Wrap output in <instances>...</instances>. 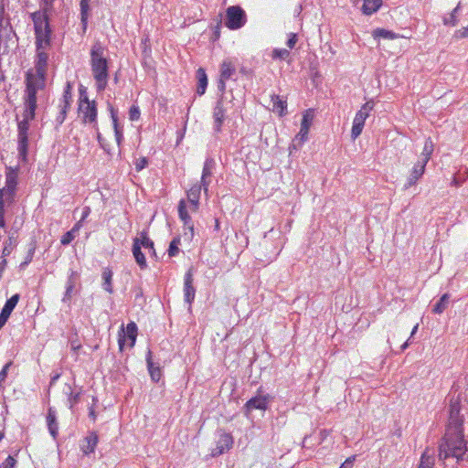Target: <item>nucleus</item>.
I'll return each instance as SVG.
<instances>
[{
	"label": "nucleus",
	"instance_id": "6e6552de",
	"mask_svg": "<svg viewBox=\"0 0 468 468\" xmlns=\"http://www.w3.org/2000/svg\"><path fill=\"white\" fill-rule=\"evenodd\" d=\"M80 112L83 115L85 122L96 123L97 120V108L95 101H90L88 98L80 101Z\"/></svg>",
	"mask_w": 468,
	"mask_h": 468
},
{
	"label": "nucleus",
	"instance_id": "9b49d317",
	"mask_svg": "<svg viewBox=\"0 0 468 468\" xmlns=\"http://www.w3.org/2000/svg\"><path fill=\"white\" fill-rule=\"evenodd\" d=\"M178 214L180 219L184 222L185 236H188V239H192L194 236V225L191 222V218L187 213L186 203L181 200L178 205Z\"/></svg>",
	"mask_w": 468,
	"mask_h": 468
},
{
	"label": "nucleus",
	"instance_id": "7c9ffc66",
	"mask_svg": "<svg viewBox=\"0 0 468 468\" xmlns=\"http://www.w3.org/2000/svg\"><path fill=\"white\" fill-rule=\"evenodd\" d=\"M110 112H111V117H112V124H113V129H114L116 142H117L118 144H121V142H122V130H121V128L119 127V124H118L117 112L113 109L112 106H110Z\"/></svg>",
	"mask_w": 468,
	"mask_h": 468
},
{
	"label": "nucleus",
	"instance_id": "c9c22d12",
	"mask_svg": "<svg viewBox=\"0 0 468 468\" xmlns=\"http://www.w3.org/2000/svg\"><path fill=\"white\" fill-rule=\"evenodd\" d=\"M19 301V294L16 293L11 298H9L1 312L5 313L6 315L10 316L11 313L15 309L16 305L17 304Z\"/></svg>",
	"mask_w": 468,
	"mask_h": 468
},
{
	"label": "nucleus",
	"instance_id": "49530a36",
	"mask_svg": "<svg viewBox=\"0 0 468 468\" xmlns=\"http://www.w3.org/2000/svg\"><path fill=\"white\" fill-rule=\"evenodd\" d=\"M313 120V115H311L308 112H306L302 119L301 127L303 130H309Z\"/></svg>",
	"mask_w": 468,
	"mask_h": 468
},
{
	"label": "nucleus",
	"instance_id": "bf43d9fd",
	"mask_svg": "<svg viewBox=\"0 0 468 468\" xmlns=\"http://www.w3.org/2000/svg\"><path fill=\"white\" fill-rule=\"evenodd\" d=\"M374 105L375 103L373 101H368L361 107L360 111H364L367 115H369V112L374 109Z\"/></svg>",
	"mask_w": 468,
	"mask_h": 468
},
{
	"label": "nucleus",
	"instance_id": "393cba45",
	"mask_svg": "<svg viewBox=\"0 0 468 468\" xmlns=\"http://www.w3.org/2000/svg\"><path fill=\"white\" fill-rule=\"evenodd\" d=\"M236 72L234 65L229 60H224L220 66V77L223 80H230Z\"/></svg>",
	"mask_w": 468,
	"mask_h": 468
},
{
	"label": "nucleus",
	"instance_id": "2f4dec72",
	"mask_svg": "<svg viewBox=\"0 0 468 468\" xmlns=\"http://www.w3.org/2000/svg\"><path fill=\"white\" fill-rule=\"evenodd\" d=\"M27 147H28V135L27 134H18V154L22 159H26L27 154Z\"/></svg>",
	"mask_w": 468,
	"mask_h": 468
},
{
	"label": "nucleus",
	"instance_id": "9d476101",
	"mask_svg": "<svg viewBox=\"0 0 468 468\" xmlns=\"http://www.w3.org/2000/svg\"><path fill=\"white\" fill-rule=\"evenodd\" d=\"M226 119V109L222 101V98H219L213 110V129L216 133L221 132L222 125Z\"/></svg>",
	"mask_w": 468,
	"mask_h": 468
},
{
	"label": "nucleus",
	"instance_id": "e433bc0d",
	"mask_svg": "<svg viewBox=\"0 0 468 468\" xmlns=\"http://www.w3.org/2000/svg\"><path fill=\"white\" fill-rule=\"evenodd\" d=\"M372 36L374 38H386V39H394L398 37V35L393 31L387 30L384 28H377L372 32Z\"/></svg>",
	"mask_w": 468,
	"mask_h": 468
},
{
	"label": "nucleus",
	"instance_id": "58836bf2",
	"mask_svg": "<svg viewBox=\"0 0 468 468\" xmlns=\"http://www.w3.org/2000/svg\"><path fill=\"white\" fill-rule=\"evenodd\" d=\"M71 101H72L71 85L69 82H67L59 105H67V107L69 108Z\"/></svg>",
	"mask_w": 468,
	"mask_h": 468
},
{
	"label": "nucleus",
	"instance_id": "473e14b6",
	"mask_svg": "<svg viewBox=\"0 0 468 468\" xmlns=\"http://www.w3.org/2000/svg\"><path fill=\"white\" fill-rule=\"evenodd\" d=\"M138 239H140L139 242L141 244V248L144 247V249H148L151 252V255L155 257L156 254L154 247V241L149 239L147 233L145 231L141 232Z\"/></svg>",
	"mask_w": 468,
	"mask_h": 468
},
{
	"label": "nucleus",
	"instance_id": "dca6fc26",
	"mask_svg": "<svg viewBox=\"0 0 468 468\" xmlns=\"http://www.w3.org/2000/svg\"><path fill=\"white\" fill-rule=\"evenodd\" d=\"M36 32V46L37 49H45L48 46H49V38L51 30L49 27H41V29L38 30V28L35 29Z\"/></svg>",
	"mask_w": 468,
	"mask_h": 468
},
{
	"label": "nucleus",
	"instance_id": "72a5a7b5",
	"mask_svg": "<svg viewBox=\"0 0 468 468\" xmlns=\"http://www.w3.org/2000/svg\"><path fill=\"white\" fill-rule=\"evenodd\" d=\"M101 276H102V280H103V283H102L103 289L106 292L112 293L113 292L112 286V271L109 268H105L102 271Z\"/></svg>",
	"mask_w": 468,
	"mask_h": 468
},
{
	"label": "nucleus",
	"instance_id": "f257e3e1",
	"mask_svg": "<svg viewBox=\"0 0 468 468\" xmlns=\"http://www.w3.org/2000/svg\"><path fill=\"white\" fill-rule=\"evenodd\" d=\"M466 441L463 431L446 430L445 435L439 447V458L443 461L454 460L455 463L466 460Z\"/></svg>",
	"mask_w": 468,
	"mask_h": 468
},
{
	"label": "nucleus",
	"instance_id": "a19ab883",
	"mask_svg": "<svg viewBox=\"0 0 468 468\" xmlns=\"http://www.w3.org/2000/svg\"><path fill=\"white\" fill-rule=\"evenodd\" d=\"M64 391L68 395V401L69 403V408L71 409L75 404L79 402L80 393L78 392L76 394H73L70 386H67Z\"/></svg>",
	"mask_w": 468,
	"mask_h": 468
},
{
	"label": "nucleus",
	"instance_id": "c03bdc74",
	"mask_svg": "<svg viewBox=\"0 0 468 468\" xmlns=\"http://www.w3.org/2000/svg\"><path fill=\"white\" fill-rule=\"evenodd\" d=\"M59 108L60 111L56 118V127L60 126L64 122L67 116V112L69 109L67 107V105H59Z\"/></svg>",
	"mask_w": 468,
	"mask_h": 468
},
{
	"label": "nucleus",
	"instance_id": "c85d7f7f",
	"mask_svg": "<svg viewBox=\"0 0 468 468\" xmlns=\"http://www.w3.org/2000/svg\"><path fill=\"white\" fill-rule=\"evenodd\" d=\"M31 16H32V20L34 22L35 29L38 28V30H39V29H41V27H49L48 22V17L44 13H42L40 11L35 12L31 15Z\"/></svg>",
	"mask_w": 468,
	"mask_h": 468
},
{
	"label": "nucleus",
	"instance_id": "6ab92c4d",
	"mask_svg": "<svg viewBox=\"0 0 468 468\" xmlns=\"http://www.w3.org/2000/svg\"><path fill=\"white\" fill-rule=\"evenodd\" d=\"M140 239L135 238L133 239V254L135 259L136 263L139 265V267L142 270L146 269L147 263L145 257L144 253L142 252L141 244L139 242Z\"/></svg>",
	"mask_w": 468,
	"mask_h": 468
},
{
	"label": "nucleus",
	"instance_id": "423d86ee",
	"mask_svg": "<svg viewBox=\"0 0 468 468\" xmlns=\"http://www.w3.org/2000/svg\"><path fill=\"white\" fill-rule=\"evenodd\" d=\"M271 400L269 394L258 393L244 405V414L249 416L254 410H266Z\"/></svg>",
	"mask_w": 468,
	"mask_h": 468
},
{
	"label": "nucleus",
	"instance_id": "e2e57ef3",
	"mask_svg": "<svg viewBox=\"0 0 468 468\" xmlns=\"http://www.w3.org/2000/svg\"><path fill=\"white\" fill-rule=\"evenodd\" d=\"M90 212H91V209L90 207H84L82 209V214H81V218L80 220L84 222L86 220V218L89 217V215L90 214Z\"/></svg>",
	"mask_w": 468,
	"mask_h": 468
},
{
	"label": "nucleus",
	"instance_id": "8fccbe9b",
	"mask_svg": "<svg viewBox=\"0 0 468 468\" xmlns=\"http://www.w3.org/2000/svg\"><path fill=\"white\" fill-rule=\"evenodd\" d=\"M140 110L138 106L133 105L129 111V118L131 121H137L140 118Z\"/></svg>",
	"mask_w": 468,
	"mask_h": 468
},
{
	"label": "nucleus",
	"instance_id": "4468645a",
	"mask_svg": "<svg viewBox=\"0 0 468 468\" xmlns=\"http://www.w3.org/2000/svg\"><path fill=\"white\" fill-rule=\"evenodd\" d=\"M368 115L364 111H358L354 118L353 126L351 130V137L353 140L356 139L362 133L365 121Z\"/></svg>",
	"mask_w": 468,
	"mask_h": 468
},
{
	"label": "nucleus",
	"instance_id": "1a4fd4ad",
	"mask_svg": "<svg viewBox=\"0 0 468 468\" xmlns=\"http://www.w3.org/2000/svg\"><path fill=\"white\" fill-rule=\"evenodd\" d=\"M136 335H137V326H136L135 323H133V322L129 323L126 326V329H124L123 326H122V328L119 332V339H118L120 350H122L124 347L126 336L131 340L130 346H133L135 344Z\"/></svg>",
	"mask_w": 468,
	"mask_h": 468
},
{
	"label": "nucleus",
	"instance_id": "de8ad7c7",
	"mask_svg": "<svg viewBox=\"0 0 468 468\" xmlns=\"http://www.w3.org/2000/svg\"><path fill=\"white\" fill-rule=\"evenodd\" d=\"M148 165V159L146 157H140L138 158L135 163V169L137 172L142 171L144 168H145Z\"/></svg>",
	"mask_w": 468,
	"mask_h": 468
},
{
	"label": "nucleus",
	"instance_id": "5fc2aeb1",
	"mask_svg": "<svg viewBox=\"0 0 468 468\" xmlns=\"http://www.w3.org/2000/svg\"><path fill=\"white\" fill-rule=\"evenodd\" d=\"M6 202L5 197H3V193L0 195V223L5 225V208H4V203Z\"/></svg>",
	"mask_w": 468,
	"mask_h": 468
},
{
	"label": "nucleus",
	"instance_id": "774afa93",
	"mask_svg": "<svg viewBox=\"0 0 468 468\" xmlns=\"http://www.w3.org/2000/svg\"><path fill=\"white\" fill-rule=\"evenodd\" d=\"M330 431L327 430H321L319 431L320 441H323L329 435Z\"/></svg>",
	"mask_w": 468,
	"mask_h": 468
},
{
	"label": "nucleus",
	"instance_id": "ea45409f",
	"mask_svg": "<svg viewBox=\"0 0 468 468\" xmlns=\"http://www.w3.org/2000/svg\"><path fill=\"white\" fill-rule=\"evenodd\" d=\"M460 5L461 4L459 3L457 5V6L452 11V13L449 15V16H445L443 18V24L445 26H452V27H454L457 25L458 23V20H457V13L460 9Z\"/></svg>",
	"mask_w": 468,
	"mask_h": 468
},
{
	"label": "nucleus",
	"instance_id": "f704fd0d",
	"mask_svg": "<svg viewBox=\"0 0 468 468\" xmlns=\"http://www.w3.org/2000/svg\"><path fill=\"white\" fill-rule=\"evenodd\" d=\"M17 240L16 238L12 236H9L8 239L4 243V248L2 250L3 257H7L11 254L13 250L16 247Z\"/></svg>",
	"mask_w": 468,
	"mask_h": 468
},
{
	"label": "nucleus",
	"instance_id": "052dcab7",
	"mask_svg": "<svg viewBox=\"0 0 468 468\" xmlns=\"http://www.w3.org/2000/svg\"><path fill=\"white\" fill-rule=\"evenodd\" d=\"M297 42V36L296 34H293V33H291L290 34V37L289 39L287 40V43L286 45L290 48H293L295 44Z\"/></svg>",
	"mask_w": 468,
	"mask_h": 468
},
{
	"label": "nucleus",
	"instance_id": "5701e85b",
	"mask_svg": "<svg viewBox=\"0 0 468 468\" xmlns=\"http://www.w3.org/2000/svg\"><path fill=\"white\" fill-rule=\"evenodd\" d=\"M202 188L203 187L201 186L195 185L187 191V198L193 206V210H197L198 208L199 197Z\"/></svg>",
	"mask_w": 468,
	"mask_h": 468
},
{
	"label": "nucleus",
	"instance_id": "2eb2a0df",
	"mask_svg": "<svg viewBox=\"0 0 468 468\" xmlns=\"http://www.w3.org/2000/svg\"><path fill=\"white\" fill-rule=\"evenodd\" d=\"M426 165L417 162L410 171V175L409 176L407 182L404 185V189H408L410 186H414L417 181L422 176L425 172Z\"/></svg>",
	"mask_w": 468,
	"mask_h": 468
},
{
	"label": "nucleus",
	"instance_id": "4c0bfd02",
	"mask_svg": "<svg viewBox=\"0 0 468 468\" xmlns=\"http://www.w3.org/2000/svg\"><path fill=\"white\" fill-rule=\"evenodd\" d=\"M434 466V457L432 455L428 454V452H424L421 454L420 462L418 468H433Z\"/></svg>",
	"mask_w": 468,
	"mask_h": 468
},
{
	"label": "nucleus",
	"instance_id": "680f3d73",
	"mask_svg": "<svg viewBox=\"0 0 468 468\" xmlns=\"http://www.w3.org/2000/svg\"><path fill=\"white\" fill-rule=\"evenodd\" d=\"M10 366H11V362L5 364L4 366V367L2 368V370L0 371V381L5 380V378H6L7 370H8Z\"/></svg>",
	"mask_w": 468,
	"mask_h": 468
},
{
	"label": "nucleus",
	"instance_id": "13d9d810",
	"mask_svg": "<svg viewBox=\"0 0 468 468\" xmlns=\"http://www.w3.org/2000/svg\"><path fill=\"white\" fill-rule=\"evenodd\" d=\"M35 250H36L35 244L34 243H30L29 249H28V251H27V255L26 256L25 261H27L28 262H31L32 260H33V256H34Z\"/></svg>",
	"mask_w": 468,
	"mask_h": 468
},
{
	"label": "nucleus",
	"instance_id": "69168bd1",
	"mask_svg": "<svg viewBox=\"0 0 468 468\" xmlns=\"http://www.w3.org/2000/svg\"><path fill=\"white\" fill-rule=\"evenodd\" d=\"M8 318H9L8 315H6L5 313L1 312V314H0V329L5 324Z\"/></svg>",
	"mask_w": 468,
	"mask_h": 468
},
{
	"label": "nucleus",
	"instance_id": "4d7b16f0",
	"mask_svg": "<svg viewBox=\"0 0 468 468\" xmlns=\"http://www.w3.org/2000/svg\"><path fill=\"white\" fill-rule=\"evenodd\" d=\"M226 81L227 80H223V79L221 78H219L218 81V92H220L219 98H222V100L224 99V93L226 90Z\"/></svg>",
	"mask_w": 468,
	"mask_h": 468
},
{
	"label": "nucleus",
	"instance_id": "603ef678",
	"mask_svg": "<svg viewBox=\"0 0 468 468\" xmlns=\"http://www.w3.org/2000/svg\"><path fill=\"white\" fill-rule=\"evenodd\" d=\"M75 237L76 236L70 230H69L61 237L60 242L62 245H69L75 239Z\"/></svg>",
	"mask_w": 468,
	"mask_h": 468
},
{
	"label": "nucleus",
	"instance_id": "a18cd8bd",
	"mask_svg": "<svg viewBox=\"0 0 468 468\" xmlns=\"http://www.w3.org/2000/svg\"><path fill=\"white\" fill-rule=\"evenodd\" d=\"M179 244H180V239L178 237L174 238L173 240L170 242L169 249H168V255L170 257H175L178 253V251H179L178 245Z\"/></svg>",
	"mask_w": 468,
	"mask_h": 468
},
{
	"label": "nucleus",
	"instance_id": "b1692460",
	"mask_svg": "<svg viewBox=\"0 0 468 468\" xmlns=\"http://www.w3.org/2000/svg\"><path fill=\"white\" fill-rule=\"evenodd\" d=\"M434 150L432 140L429 137L425 140L423 150L420 154L419 162L427 165Z\"/></svg>",
	"mask_w": 468,
	"mask_h": 468
},
{
	"label": "nucleus",
	"instance_id": "864d4df0",
	"mask_svg": "<svg viewBox=\"0 0 468 468\" xmlns=\"http://www.w3.org/2000/svg\"><path fill=\"white\" fill-rule=\"evenodd\" d=\"M453 37L456 39L468 37V26L459 30H456L454 32Z\"/></svg>",
	"mask_w": 468,
	"mask_h": 468
},
{
	"label": "nucleus",
	"instance_id": "37998d69",
	"mask_svg": "<svg viewBox=\"0 0 468 468\" xmlns=\"http://www.w3.org/2000/svg\"><path fill=\"white\" fill-rule=\"evenodd\" d=\"M290 56V51L286 48H275L273 51H272V58L273 59H281V60H285L289 58Z\"/></svg>",
	"mask_w": 468,
	"mask_h": 468
},
{
	"label": "nucleus",
	"instance_id": "79ce46f5",
	"mask_svg": "<svg viewBox=\"0 0 468 468\" xmlns=\"http://www.w3.org/2000/svg\"><path fill=\"white\" fill-rule=\"evenodd\" d=\"M89 11V0H80V16L83 28L86 29Z\"/></svg>",
	"mask_w": 468,
	"mask_h": 468
},
{
	"label": "nucleus",
	"instance_id": "aec40b11",
	"mask_svg": "<svg viewBox=\"0 0 468 468\" xmlns=\"http://www.w3.org/2000/svg\"><path fill=\"white\" fill-rule=\"evenodd\" d=\"M47 424L49 431L50 435L56 439L58 432V423L57 421L56 410L52 408L48 409L47 415Z\"/></svg>",
	"mask_w": 468,
	"mask_h": 468
},
{
	"label": "nucleus",
	"instance_id": "39448f33",
	"mask_svg": "<svg viewBox=\"0 0 468 468\" xmlns=\"http://www.w3.org/2000/svg\"><path fill=\"white\" fill-rule=\"evenodd\" d=\"M247 22V15L245 11L239 5L229 6L226 10L225 26L231 29L237 30L241 28Z\"/></svg>",
	"mask_w": 468,
	"mask_h": 468
},
{
	"label": "nucleus",
	"instance_id": "7ed1b4c3",
	"mask_svg": "<svg viewBox=\"0 0 468 468\" xmlns=\"http://www.w3.org/2000/svg\"><path fill=\"white\" fill-rule=\"evenodd\" d=\"M48 54L43 49H37L35 60L36 73L28 71L27 73V87L42 90L45 87L46 73L48 67Z\"/></svg>",
	"mask_w": 468,
	"mask_h": 468
},
{
	"label": "nucleus",
	"instance_id": "f03ea898",
	"mask_svg": "<svg viewBox=\"0 0 468 468\" xmlns=\"http://www.w3.org/2000/svg\"><path fill=\"white\" fill-rule=\"evenodd\" d=\"M104 52L105 48L100 41H96L90 48V68L98 91L105 90L109 78L108 59Z\"/></svg>",
	"mask_w": 468,
	"mask_h": 468
},
{
	"label": "nucleus",
	"instance_id": "338daca9",
	"mask_svg": "<svg viewBox=\"0 0 468 468\" xmlns=\"http://www.w3.org/2000/svg\"><path fill=\"white\" fill-rule=\"evenodd\" d=\"M352 465H353V459L352 458H348V459L346 460V462L344 463H342L340 468H351Z\"/></svg>",
	"mask_w": 468,
	"mask_h": 468
},
{
	"label": "nucleus",
	"instance_id": "ddd939ff",
	"mask_svg": "<svg viewBox=\"0 0 468 468\" xmlns=\"http://www.w3.org/2000/svg\"><path fill=\"white\" fill-rule=\"evenodd\" d=\"M233 441L232 437L229 434L223 433L220 435L219 439L217 441V445L211 451V456L216 457L221 455L226 451L229 450L232 446Z\"/></svg>",
	"mask_w": 468,
	"mask_h": 468
},
{
	"label": "nucleus",
	"instance_id": "f8f14e48",
	"mask_svg": "<svg viewBox=\"0 0 468 468\" xmlns=\"http://www.w3.org/2000/svg\"><path fill=\"white\" fill-rule=\"evenodd\" d=\"M193 273L192 270H188L185 274L184 278V298L186 303L191 305L192 302L195 299L196 289L193 286Z\"/></svg>",
	"mask_w": 468,
	"mask_h": 468
},
{
	"label": "nucleus",
	"instance_id": "bb28decb",
	"mask_svg": "<svg viewBox=\"0 0 468 468\" xmlns=\"http://www.w3.org/2000/svg\"><path fill=\"white\" fill-rule=\"evenodd\" d=\"M197 78L198 80L197 93L201 96L206 92V89L207 86V77L204 69L199 68L197 69Z\"/></svg>",
	"mask_w": 468,
	"mask_h": 468
},
{
	"label": "nucleus",
	"instance_id": "3c124183",
	"mask_svg": "<svg viewBox=\"0 0 468 468\" xmlns=\"http://www.w3.org/2000/svg\"><path fill=\"white\" fill-rule=\"evenodd\" d=\"M16 460L13 456H8L0 465V468H16Z\"/></svg>",
	"mask_w": 468,
	"mask_h": 468
},
{
	"label": "nucleus",
	"instance_id": "f3484780",
	"mask_svg": "<svg viewBox=\"0 0 468 468\" xmlns=\"http://www.w3.org/2000/svg\"><path fill=\"white\" fill-rule=\"evenodd\" d=\"M214 160L213 159H207L205 164H204V166H203V170H202V176H201V181H200V185L205 193L207 192V186L210 185L211 183V177H212V170H213V167H214Z\"/></svg>",
	"mask_w": 468,
	"mask_h": 468
},
{
	"label": "nucleus",
	"instance_id": "412c9836",
	"mask_svg": "<svg viewBox=\"0 0 468 468\" xmlns=\"http://www.w3.org/2000/svg\"><path fill=\"white\" fill-rule=\"evenodd\" d=\"M272 111L277 112L280 116L286 114L287 101L279 95L271 96Z\"/></svg>",
	"mask_w": 468,
	"mask_h": 468
},
{
	"label": "nucleus",
	"instance_id": "09e8293b",
	"mask_svg": "<svg viewBox=\"0 0 468 468\" xmlns=\"http://www.w3.org/2000/svg\"><path fill=\"white\" fill-rule=\"evenodd\" d=\"M29 129V122L22 120L18 122V134H27Z\"/></svg>",
	"mask_w": 468,
	"mask_h": 468
},
{
	"label": "nucleus",
	"instance_id": "a211bd4d",
	"mask_svg": "<svg viewBox=\"0 0 468 468\" xmlns=\"http://www.w3.org/2000/svg\"><path fill=\"white\" fill-rule=\"evenodd\" d=\"M99 441L98 435L96 432H90L87 437L84 438L80 444V450L85 455H88L94 452Z\"/></svg>",
	"mask_w": 468,
	"mask_h": 468
},
{
	"label": "nucleus",
	"instance_id": "c756f323",
	"mask_svg": "<svg viewBox=\"0 0 468 468\" xmlns=\"http://www.w3.org/2000/svg\"><path fill=\"white\" fill-rule=\"evenodd\" d=\"M449 303H450V295L448 293H444L439 299V301L433 305L432 313L437 314H442L448 307Z\"/></svg>",
	"mask_w": 468,
	"mask_h": 468
},
{
	"label": "nucleus",
	"instance_id": "0eeeda50",
	"mask_svg": "<svg viewBox=\"0 0 468 468\" xmlns=\"http://www.w3.org/2000/svg\"><path fill=\"white\" fill-rule=\"evenodd\" d=\"M39 89L27 87V97L25 100L26 109L23 114V120H27L29 122L35 118V112L37 109V91Z\"/></svg>",
	"mask_w": 468,
	"mask_h": 468
},
{
	"label": "nucleus",
	"instance_id": "cd10ccee",
	"mask_svg": "<svg viewBox=\"0 0 468 468\" xmlns=\"http://www.w3.org/2000/svg\"><path fill=\"white\" fill-rule=\"evenodd\" d=\"M381 4V0H364L362 12L365 15H372L379 9Z\"/></svg>",
	"mask_w": 468,
	"mask_h": 468
},
{
	"label": "nucleus",
	"instance_id": "0e129e2a",
	"mask_svg": "<svg viewBox=\"0 0 468 468\" xmlns=\"http://www.w3.org/2000/svg\"><path fill=\"white\" fill-rule=\"evenodd\" d=\"M83 221L79 220L73 228L70 229V231L76 236V234L79 232L80 228L82 227Z\"/></svg>",
	"mask_w": 468,
	"mask_h": 468
},
{
	"label": "nucleus",
	"instance_id": "a878e982",
	"mask_svg": "<svg viewBox=\"0 0 468 468\" xmlns=\"http://www.w3.org/2000/svg\"><path fill=\"white\" fill-rule=\"evenodd\" d=\"M78 273L74 271H71L70 275L68 278L67 285H66V292L63 297V302H66L71 298V294L73 292V290L75 288V284L78 280Z\"/></svg>",
	"mask_w": 468,
	"mask_h": 468
},
{
	"label": "nucleus",
	"instance_id": "6e6d98bb",
	"mask_svg": "<svg viewBox=\"0 0 468 468\" xmlns=\"http://www.w3.org/2000/svg\"><path fill=\"white\" fill-rule=\"evenodd\" d=\"M309 130H303V128L301 127L300 132L295 137V141H299L300 144L303 143L307 139Z\"/></svg>",
	"mask_w": 468,
	"mask_h": 468
},
{
	"label": "nucleus",
	"instance_id": "4be33fe9",
	"mask_svg": "<svg viewBox=\"0 0 468 468\" xmlns=\"http://www.w3.org/2000/svg\"><path fill=\"white\" fill-rule=\"evenodd\" d=\"M146 363L148 371L150 373L151 378L157 382L161 378V369L158 366H155L152 360V352L148 350L146 355Z\"/></svg>",
	"mask_w": 468,
	"mask_h": 468
},
{
	"label": "nucleus",
	"instance_id": "20e7f679",
	"mask_svg": "<svg viewBox=\"0 0 468 468\" xmlns=\"http://www.w3.org/2000/svg\"><path fill=\"white\" fill-rule=\"evenodd\" d=\"M452 387L449 394V423L447 430L463 431V417L460 415L462 394Z\"/></svg>",
	"mask_w": 468,
	"mask_h": 468
}]
</instances>
